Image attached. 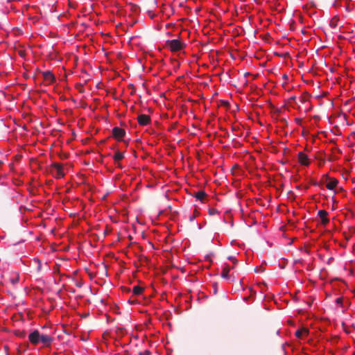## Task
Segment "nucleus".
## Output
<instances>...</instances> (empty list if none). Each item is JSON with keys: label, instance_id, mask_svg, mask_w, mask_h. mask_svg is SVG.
Returning a JSON list of instances; mask_svg holds the SVG:
<instances>
[{"label": "nucleus", "instance_id": "nucleus-17", "mask_svg": "<svg viewBox=\"0 0 355 355\" xmlns=\"http://www.w3.org/2000/svg\"><path fill=\"white\" fill-rule=\"evenodd\" d=\"M34 261L37 263V270L40 271L42 269V263H41L40 260L38 259H35Z\"/></svg>", "mask_w": 355, "mask_h": 355}, {"label": "nucleus", "instance_id": "nucleus-6", "mask_svg": "<svg viewBox=\"0 0 355 355\" xmlns=\"http://www.w3.org/2000/svg\"><path fill=\"white\" fill-rule=\"evenodd\" d=\"M327 180H328L326 184L327 189L330 191H334V194H336V191H335V188L338 184V180L334 178H330L329 176H327Z\"/></svg>", "mask_w": 355, "mask_h": 355}, {"label": "nucleus", "instance_id": "nucleus-1", "mask_svg": "<svg viewBox=\"0 0 355 355\" xmlns=\"http://www.w3.org/2000/svg\"><path fill=\"white\" fill-rule=\"evenodd\" d=\"M51 171L53 176L57 179H61L64 176L63 165L60 163L54 162L51 165Z\"/></svg>", "mask_w": 355, "mask_h": 355}, {"label": "nucleus", "instance_id": "nucleus-4", "mask_svg": "<svg viewBox=\"0 0 355 355\" xmlns=\"http://www.w3.org/2000/svg\"><path fill=\"white\" fill-rule=\"evenodd\" d=\"M112 135L117 141H121L125 135V131L119 127H114L112 129Z\"/></svg>", "mask_w": 355, "mask_h": 355}, {"label": "nucleus", "instance_id": "nucleus-14", "mask_svg": "<svg viewBox=\"0 0 355 355\" xmlns=\"http://www.w3.org/2000/svg\"><path fill=\"white\" fill-rule=\"evenodd\" d=\"M205 196H206V193L204 191H198L195 194L196 198L200 201H202L205 198Z\"/></svg>", "mask_w": 355, "mask_h": 355}, {"label": "nucleus", "instance_id": "nucleus-21", "mask_svg": "<svg viewBox=\"0 0 355 355\" xmlns=\"http://www.w3.org/2000/svg\"><path fill=\"white\" fill-rule=\"evenodd\" d=\"M228 259L232 261L234 263H236L237 262L236 258L232 256L228 257Z\"/></svg>", "mask_w": 355, "mask_h": 355}, {"label": "nucleus", "instance_id": "nucleus-5", "mask_svg": "<svg viewBox=\"0 0 355 355\" xmlns=\"http://www.w3.org/2000/svg\"><path fill=\"white\" fill-rule=\"evenodd\" d=\"M53 340V337L51 336L46 334H40V343H42L44 347H50Z\"/></svg>", "mask_w": 355, "mask_h": 355}, {"label": "nucleus", "instance_id": "nucleus-12", "mask_svg": "<svg viewBox=\"0 0 355 355\" xmlns=\"http://www.w3.org/2000/svg\"><path fill=\"white\" fill-rule=\"evenodd\" d=\"M42 75L45 80L49 83L55 81V76L51 71H45L42 73Z\"/></svg>", "mask_w": 355, "mask_h": 355}, {"label": "nucleus", "instance_id": "nucleus-18", "mask_svg": "<svg viewBox=\"0 0 355 355\" xmlns=\"http://www.w3.org/2000/svg\"><path fill=\"white\" fill-rule=\"evenodd\" d=\"M6 98L5 93L0 90V103Z\"/></svg>", "mask_w": 355, "mask_h": 355}, {"label": "nucleus", "instance_id": "nucleus-11", "mask_svg": "<svg viewBox=\"0 0 355 355\" xmlns=\"http://www.w3.org/2000/svg\"><path fill=\"white\" fill-rule=\"evenodd\" d=\"M232 268L233 267H231L228 264L225 263L223 268L221 277L225 279H230V275L229 273Z\"/></svg>", "mask_w": 355, "mask_h": 355}, {"label": "nucleus", "instance_id": "nucleus-3", "mask_svg": "<svg viewBox=\"0 0 355 355\" xmlns=\"http://www.w3.org/2000/svg\"><path fill=\"white\" fill-rule=\"evenodd\" d=\"M297 159L299 164L303 166H309L311 162V158L304 151L297 153Z\"/></svg>", "mask_w": 355, "mask_h": 355}, {"label": "nucleus", "instance_id": "nucleus-15", "mask_svg": "<svg viewBox=\"0 0 355 355\" xmlns=\"http://www.w3.org/2000/svg\"><path fill=\"white\" fill-rule=\"evenodd\" d=\"M304 334H308V330L306 329H298L295 332V336L298 338H301Z\"/></svg>", "mask_w": 355, "mask_h": 355}, {"label": "nucleus", "instance_id": "nucleus-16", "mask_svg": "<svg viewBox=\"0 0 355 355\" xmlns=\"http://www.w3.org/2000/svg\"><path fill=\"white\" fill-rule=\"evenodd\" d=\"M209 214L211 216L216 215L218 214V211L215 208H209Z\"/></svg>", "mask_w": 355, "mask_h": 355}, {"label": "nucleus", "instance_id": "nucleus-20", "mask_svg": "<svg viewBox=\"0 0 355 355\" xmlns=\"http://www.w3.org/2000/svg\"><path fill=\"white\" fill-rule=\"evenodd\" d=\"M336 303L338 305H342L343 304V298L342 297H338L336 300Z\"/></svg>", "mask_w": 355, "mask_h": 355}, {"label": "nucleus", "instance_id": "nucleus-2", "mask_svg": "<svg viewBox=\"0 0 355 355\" xmlns=\"http://www.w3.org/2000/svg\"><path fill=\"white\" fill-rule=\"evenodd\" d=\"M166 46L173 52L179 51L184 49V44L179 40H171L166 41Z\"/></svg>", "mask_w": 355, "mask_h": 355}, {"label": "nucleus", "instance_id": "nucleus-10", "mask_svg": "<svg viewBox=\"0 0 355 355\" xmlns=\"http://www.w3.org/2000/svg\"><path fill=\"white\" fill-rule=\"evenodd\" d=\"M124 158V153L120 151L115 152L114 155H113V159L115 162V164H116L117 167L122 168L121 164L119 163V161L123 159Z\"/></svg>", "mask_w": 355, "mask_h": 355}, {"label": "nucleus", "instance_id": "nucleus-22", "mask_svg": "<svg viewBox=\"0 0 355 355\" xmlns=\"http://www.w3.org/2000/svg\"><path fill=\"white\" fill-rule=\"evenodd\" d=\"M295 121L297 124H300L301 121H302V119H299V118H297L295 119Z\"/></svg>", "mask_w": 355, "mask_h": 355}, {"label": "nucleus", "instance_id": "nucleus-13", "mask_svg": "<svg viewBox=\"0 0 355 355\" xmlns=\"http://www.w3.org/2000/svg\"><path fill=\"white\" fill-rule=\"evenodd\" d=\"M144 288L139 286H135L132 288V293L139 295L143 293Z\"/></svg>", "mask_w": 355, "mask_h": 355}, {"label": "nucleus", "instance_id": "nucleus-9", "mask_svg": "<svg viewBox=\"0 0 355 355\" xmlns=\"http://www.w3.org/2000/svg\"><path fill=\"white\" fill-rule=\"evenodd\" d=\"M328 212L325 210L320 209L318 211V216L321 220V223L323 225H327L329 223V219L327 218Z\"/></svg>", "mask_w": 355, "mask_h": 355}, {"label": "nucleus", "instance_id": "nucleus-7", "mask_svg": "<svg viewBox=\"0 0 355 355\" xmlns=\"http://www.w3.org/2000/svg\"><path fill=\"white\" fill-rule=\"evenodd\" d=\"M40 334H41L39 332L38 330H34L33 332L29 334L28 340L31 342V343L35 345L39 344Z\"/></svg>", "mask_w": 355, "mask_h": 355}, {"label": "nucleus", "instance_id": "nucleus-19", "mask_svg": "<svg viewBox=\"0 0 355 355\" xmlns=\"http://www.w3.org/2000/svg\"><path fill=\"white\" fill-rule=\"evenodd\" d=\"M10 282L12 284H16L19 282V277H16L12 278L10 279Z\"/></svg>", "mask_w": 355, "mask_h": 355}, {"label": "nucleus", "instance_id": "nucleus-8", "mask_svg": "<svg viewBox=\"0 0 355 355\" xmlns=\"http://www.w3.org/2000/svg\"><path fill=\"white\" fill-rule=\"evenodd\" d=\"M137 121L140 125L145 126L150 123L151 119L149 115L141 114L137 116Z\"/></svg>", "mask_w": 355, "mask_h": 355}]
</instances>
